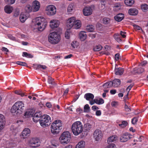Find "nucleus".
Segmentation results:
<instances>
[{
	"mask_svg": "<svg viewBox=\"0 0 148 148\" xmlns=\"http://www.w3.org/2000/svg\"><path fill=\"white\" fill-rule=\"evenodd\" d=\"M133 26L134 29L137 30H140L141 29V27L137 25H133Z\"/></svg>",
	"mask_w": 148,
	"mask_h": 148,
	"instance_id": "60",
	"label": "nucleus"
},
{
	"mask_svg": "<svg viewBox=\"0 0 148 148\" xmlns=\"http://www.w3.org/2000/svg\"><path fill=\"white\" fill-rule=\"evenodd\" d=\"M119 53H116L115 55V58L116 60L118 61L119 59Z\"/></svg>",
	"mask_w": 148,
	"mask_h": 148,
	"instance_id": "57",
	"label": "nucleus"
},
{
	"mask_svg": "<svg viewBox=\"0 0 148 148\" xmlns=\"http://www.w3.org/2000/svg\"><path fill=\"white\" fill-rule=\"evenodd\" d=\"M86 29L88 30V31L92 32L94 30V27L93 25H89L87 26Z\"/></svg>",
	"mask_w": 148,
	"mask_h": 148,
	"instance_id": "40",
	"label": "nucleus"
},
{
	"mask_svg": "<svg viewBox=\"0 0 148 148\" xmlns=\"http://www.w3.org/2000/svg\"><path fill=\"white\" fill-rule=\"evenodd\" d=\"M119 35L115 34L114 36V37L116 41L119 43L122 42V40L119 37Z\"/></svg>",
	"mask_w": 148,
	"mask_h": 148,
	"instance_id": "34",
	"label": "nucleus"
},
{
	"mask_svg": "<svg viewBox=\"0 0 148 148\" xmlns=\"http://www.w3.org/2000/svg\"><path fill=\"white\" fill-rule=\"evenodd\" d=\"M112 84L111 81H109L103 84V86L105 88H109L112 86Z\"/></svg>",
	"mask_w": 148,
	"mask_h": 148,
	"instance_id": "32",
	"label": "nucleus"
},
{
	"mask_svg": "<svg viewBox=\"0 0 148 148\" xmlns=\"http://www.w3.org/2000/svg\"><path fill=\"white\" fill-rule=\"evenodd\" d=\"M118 104V102L116 101H113L112 102L111 105L113 107H116Z\"/></svg>",
	"mask_w": 148,
	"mask_h": 148,
	"instance_id": "59",
	"label": "nucleus"
},
{
	"mask_svg": "<svg viewBox=\"0 0 148 148\" xmlns=\"http://www.w3.org/2000/svg\"><path fill=\"white\" fill-rule=\"evenodd\" d=\"M138 119L136 117H134L132 119V123L134 125L138 121Z\"/></svg>",
	"mask_w": 148,
	"mask_h": 148,
	"instance_id": "50",
	"label": "nucleus"
},
{
	"mask_svg": "<svg viewBox=\"0 0 148 148\" xmlns=\"http://www.w3.org/2000/svg\"><path fill=\"white\" fill-rule=\"evenodd\" d=\"M44 20L43 18L38 17L36 18L34 20L35 26L38 31H43L45 28L46 25H47L46 23L43 22Z\"/></svg>",
	"mask_w": 148,
	"mask_h": 148,
	"instance_id": "4",
	"label": "nucleus"
},
{
	"mask_svg": "<svg viewBox=\"0 0 148 148\" xmlns=\"http://www.w3.org/2000/svg\"><path fill=\"white\" fill-rule=\"evenodd\" d=\"M126 34V32H123L122 31H121L120 32V34L123 38L125 37L126 36L125 35V34Z\"/></svg>",
	"mask_w": 148,
	"mask_h": 148,
	"instance_id": "56",
	"label": "nucleus"
},
{
	"mask_svg": "<svg viewBox=\"0 0 148 148\" xmlns=\"http://www.w3.org/2000/svg\"><path fill=\"white\" fill-rule=\"evenodd\" d=\"M71 129L73 134L75 136L78 135L83 131V126L82 123L79 121L75 122L72 126Z\"/></svg>",
	"mask_w": 148,
	"mask_h": 148,
	"instance_id": "5",
	"label": "nucleus"
},
{
	"mask_svg": "<svg viewBox=\"0 0 148 148\" xmlns=\"http://www.w3.org/2000/svg\"><path fill=\"white\" fill-rule=\"evenodd\" d=\"M93 136L96 140L98 141L102 139L103 134L102 131L100 130L97 129L94 132L93 134Z\"/></svg>",
	"mask_w": 148,
	"mask_h": 148,
	"instance_id": "10",
	"label": "nucleus"
},
{
	"mask_svg": "<svg viewBox=\"0 0 148 148\" xmlns=\"http://www.w3.org/2000/svg\"><path fill=\"white\" fill-rule=\"evenodd\" d=\"M1 49L2 51L6 52H8L9 51L8 49L7 48L4 47H2Z\"/></svg>",
	"mask_w": 148,
	"mask_h": 148,
	"instance_id": "64",
	"label": "nucleus"
},
{
	"mask_svg": "<svg viewBox=\"0 0 148 148\" xmlns=\"http://www.w3.org/2000/svg\"><path fill=\"white\" fill-rule=\"evenodd\" d=\"M102 48V47L100 45H98L95 46L93 49L94 51H98L101 50Z\"/></svg>",
	"mask_w": 148,
	"mask_h": 148,
	"instance_id": "38",
	"label": "nucleus"
},
{
	"mask_svg": "<svg viewBox=\"0 0 148 148\" xmlns=\"http://www.w3.org/2000/svg\"><path fill=\"white\" fill-rule=\"evenodd\" d=\"M81 26V21L79 20H75V18L72 17L69 19L67 23V26L69 28L73 27L77 29L80 27Z\"/></svg>",
	"mask_w": 148,
	"mask_h": 148,
	"instance_id": "3",
	"label": "nucleus"
},
{
	"mask_svg": "<svg viewBox=\"0 0 148 148\" xmlns=\"http://www.w3.org/2000/svg\"><path fill=\"white\" fill-rule=\"evenodd\" d=\"M26 13H22L20 15V19L22 22H24L28 18L27 16L26 15Z\"/></svg>",
	"mask_w": 148,
	"mask_h": 148,
	"instance_id": "22",
	"label": "nucleus"
},
{
	"mask_svg": "<svg viewBox=\"0 0 148 148\" xmlns=\"http://www.w3.org/2000/svg\"><path fill=\"white\" fill-rule=\"evenodd\" d=\"M110 19L108 18H104L103 19V23L104 24H107L109 23Z\"/></svg>",
	"mask_w": 148,
	"mask_h": 148,
	"instance_id": "42",
	"label": "nucleus"
},
{
	"mask_svg": "<svg viewBox=\"0 0 148 148\" xmlns=\"http://www.w3.org/2000/svg\"><path fill=\"white\" fill-rule=\"evenodd\" d=\"M83 12L85 16H88L92 14V10L90 7L86 6L83 9Z\"/></svg>",
	"mask_w": 148,
	"mask_h": 148,
	"instance_id": "12",
	"label": "nucleus"
},
{
	"mask_svg": "<svg viewBox=\"0 0 148 148\" xmlns=\"http://www.w3.org/2000/svg\"><path fill=\"white\" fill-rule=\"evenodd\" d=\"M85 143L84 141H81L76 145L75 148H84Z\"/></svg>",
	"mask_w": 148,
	"mask_h": 148,
	"instance_id": "27",
	"label": "nucleus"
},
{
	"mask_svg": "<svg viewBox=\"0 0 148 148\" xmlns=\"http://www.w3.org/2000/svg\"><path fill=\"white\" fill-rule=\"evenodd\" d=\"M15 93L18 95H20L22 97H23L24 96V93H23L21 90H15Z\"/></svg>",
	"mask_w": 148,
	"mask_h": 148,
	"instance_id": "45",
	"label": "nucleus"
},
{
	"mask_svg": "<svg viewBox=\"0 0 148 148\" xmlns=\"http://www.w3.org/2000/svg\"><path fill=\"white\" fill-rule=\"evenodd\" d=\"M144 71V70L143 68H140L138 69V71L136 72L138 73L139 74L143 73Z\"/></svg>",
	"mask_w": 148,
	"mask_h": 148,
	"instance_id": "51",
	"label": "nucleus"
},
{
	"mask_svg": "<svg viewBox=\"0 0 148 148\" xmlns=\"http://www.w3.org/2000/svg\"><path fill=\"white\" fill-rule=\"evenodd\" d=\"M32 115L29 112H27L25 114V116L26 117H30V116H32Z\"/></svg>",
	"mask_w": 148,
	"mask_h": 148,
	"instance_id": "52",
	"label": "nucleus"
},
{
	"mask_svg": "<svg viewBox=\"0 0 148 148\" xmlns=\"http://www.w3.org/2000/svg\"><path fill=\"white\" fill-rule=\"evenodd\" d=\"M51 121V118L49 116L44 115L40 120V123L42 127H44L49 126Z\"/></svg>",
	"mask_w": 148,
	"mask_h": 148,
	"instance_id": "8",
	"label": "nucleus"
},
{
	"mask_svg": "<svg viewBox=\"0 0 148 148\" xmlns=\"http://www.w3.org/2000/svg\"><path fill=\"white\" fill-rule=\"evenodd\" d=\"M79 38L81 41H84L86 38V35L85 32L81 31L79 35Z\"/></svg>",
	"mask_w": 148,
	"mask_h": 148,
	"instance_id": "26",
	"label": "nucleus"
},
{
	"mask_svg": "<svg viewBox=\"0 0 148 148\" xmlns=\"http://www.w3.org/2000/svg\"><path fill=\"white\" fill-rule=\"evenodd\" d=\"M33 66L34 69H39L40 68L42 69H45L47 68L46 66L45 65L37 64H33Z\"/></svg>",
	"mask_w": 148,
	"mask_h": 148,
	"instance_id": "25",
	"label": "nucleus"
},
{
	"mask_svg": "<svg viewBox=\"0 0 148 148\" xmlns=\"http://www.w3.org/2000/svg\"><path fill=\"white\" fill-rule=\"evenodd\" d=\"M50 23V27L51 28L53 29L58 26L59 22L58 20H52L51 21Z\"/></svg>",
	"mask_w": 148,
	"mask_h": 148,
	"instance_id": "17",
	"label": "nucleus"
},
{
	"mask_svg": "<svg viewBox=\"0 0 148 148\" xmlns=\"http://www.w3.org/2000/svg\"><path fill=\"white\" fill-rule=\"evenodd\" d=\"M8 38L11 40H15V38L11 34H9L8 35Z\"/></svg>",
	"mask_w": 148,
	"mask_h": 148,
	"instance_id": "55",
	"label": "nucleus"
},
{
	"mask_svg": "<svg viewBox=\"0 0 148 148\" xmlns=\"http://www.w3.org/2000/svg\"><path fill=\"white\" fill-rule=\"evenodd\" d=\"M125 110L126 112H130L131 111V108L130 106H128L126 104H125L124 106Z\"/></svg>",
	"mask_w": 148,
	"mask_h": 148,
	"instance_id": "46",
	"label": "nucleus"
},
{
	"mask_svg": "<svg viewBox=\"0 0 148 148\" xmlns=\"http://www.w3.org/2000/svg\"><path fill=\"white\" fill-rule=\"evenodd\" d=\"M133 84H130V85H129L127 88L126 90L128 91H129L131 90L132 88L133 87Z\"/></svg>",
	"mask_w": 148,
	"mask_h": 148,
	"instance_id": "63",
	"label": "nucleus"
},
{
	"mask_svg": "<svg viewBox=\"0 0 148 148\" xmlns=\"http://www.w3.org/2000/svg\"><path fill=\"white\" fill-rule=\"evenodd\" d=\"M124 18V15L122 13H119L114 17V19L118 22L121 21Z\"/></svg>",
	"mask_w": 148,
	"mask_h": 148,
	"instance_id": "21",
	"label": "nucleus"
},
{
	"mask_svg": "<svg viewBox=\"0 0 148 148\" xmlns=\"http://www.w3.org/2000/svg\"><path fill=\"white\" fill-rule=\"evenodd\" d=\"M74 5L73 3L70 4L67 8V12H71L73 10Z\"/></svg>",
	"mask_w": 148,
	"mask_h": 148,
	"instance_id": "39",
	"label": "nucleus"
},
{
	"mask_svg": "<svg viewBox=\"0 0 148 148\" xmlns=\"http://www.w3.org/2000/svg\"><path fill=\"white\" fill-rule=\"evenodd\" d=\"M5 123V119L4 116L0 114V131L4 128Z\"/></svg>",
	"mask_w": 148,
	"mask_h": 148,
	"instance_id": "15",
	"label": "nucleus"
},
{
	"mask_svg": "<svg viewBox=\"0 0 148 148\" xmlns=\"http://www.w3.org/2000/svg\"><path fill=\"white\" fill-rule=\"evenodd\" d=\"M60 40V35L55 32L51 33L48 37V41L52 44L55 45L58 43Z\"/></svg>",
	"mask_w": 148,
	"mask_h": 148,
	"instance_id": "6",
	"label": "nucleus"
},
{
	"mask_svg": "<svg viewBox=\"0 0 148 148\" xmlns=\"http://www.w3.org/2000/svg\"><path fill=\"white\" fill-rule=\"evenodd\" d=\"M13 10L12 8L10 6H6L5 7L4 10L6 13L10 14L12 12Z\"/></svg>",
	"mask_w": 148,
	"mask_h": 148,
	"instance_id": "29",
	"label": "nucleus"
},
{
	"mask_svg": "<svg viewBox=\"0 0 148 148\" xmlns=\"http://www.w3.org/2000/svg\"><path fill=\"white\" fill-rule=\"evenodd\" d=\"M16 0H5V2L8 4H14Z\"/></svg>",
	"mask_w": 148,
	"mask_h": 148,
	"instance_id": "47",
	"label": "nucleus"
},
{
	"mask_svg": "<svg viewBox=\"0 0 148 148\" xmlns=\"http://www.w3.org/2000/svg\"><path fill=\"white\" fill-rule=\"evenodd\" d=\"M40 119H38V118H36V117L34 116L33 118V121L35 122H37L38 121H40Z\"/></svg>",
	"mask_w": 148,
	"mask_h": 148,
	"instance_id": "54",
	"label": "nucleus"
},
{
	"mask_svg": "<svg viewBox=\"0 0 148 148\" xmlns=\"http://www.w3.org/2000/svg\"><path fill=\"white\" fill-rule=\"evenodd\" d=\"M42 116L40 113H36L34 115V116L38 119H40Z\"/></svg>",
	"mask_w": 148,
	"mask_h": 148,
	"instance_id": "49",
	"label": "nucleus"
},
{
	"mask_svg": "<svg viewBox=\"0 0 148 148\" xmlns=\"http://www.w3.org/2000/svg\"><path fill=\"white\" fill-rule=\"evenodd\" d=\"M116 145L113 143H111L106 147L105 148H116Z\"/></svg>",
	"mask_w": 148,
	"mask_h": 148,
	"instance_id": "48",
	"label": "nucleus"
},
{
	"mask_svg": "<svg viewBox=\"0 0 148 148\" xmlns=\"http://www.w3.org/2000/svg\"><path fill=\"white\" fill-rule=\"evenodd\" d=\"M30 133V130L28 128H25L23 131L21 135V138L25 139L28 137Z\"/></svg>",
	"mask_w": 148,
	"mask_h": 148,
	"instance_id": "14",
	"label": "nucleus"
},
{
	"mask_svg": "<svg viewBox=\"0 0 148 148\" xmlns=\"http://www.w3.org/2000/svg\"><path fill=\"white\" fill-rule=\"evenodd\" d=\"M71 135L70 132L68 131L63 132L61 135L59 140L61 144H67L70 140Z\"/></svg>",
	"mask_w": 148,
	"mask_h": 148,
	"instance_id": "7",
	"label": "nucleus"
},
{
	"mask_svg": "<svg viewBox=\"0 0 148 148\" xmlns=\"http://www.w3.org/2000/svg\"><path fill=\"white\" fill-rule=\"evenodd\" d=\"M15 63L19 65L23 66H27V64L25 62L18 61L16 62Z\"/></svg>",
	"mask_w": 148,
	"mask_h": 148,
	"instance_id": "43",
	"label": "nucleus"
},
{
	"mask_svg": "<svg viewBox=\"0 0 148 148\" xmlns=\"http://www.w3.org/2000/svg\"><path fill=\"white\" fill-rule=\"evenodd\" d=\"M128 13L131 15H136L138 13V10L135 8H131L128 10Z\"/></svg>",
	"mask_w": 148,
	"mask_h": 148,
	"instance_id": "19",
	"label": "nucleus"
},
{
	"mask_svg": "<svg viewBox=\"0 0 148 148\" xmlns=\"http://www.w3.org/2000/svg\"><path fill=\"white\" fill-rule=\"evenodd\" d=\"M90 107L88 104H86L84 107V112H88L90 111Z\"/></svg>",
	"mask_w": 148,
	"mask_h": 148,
	"instance_id": "41",
	"label": "nucleus"
},
{
	"mask_svg": "<svg viewBox=\"0 0 148 148\" xmlns=\"http://www.w3.org/2000/svg\"><path fill=\"white\" fill-rule=\"evenodd\" d=\"M95 101V103L97 104L101 105L104 103V100L102 98H100L99 100L97 99H94Z\"/></svg>",
	"mask_w": 148,
	"mask_h": 148,
	"instance_id": "33",
	"label": "nucleus"
},
{
	"mask_svg": "<svg viewBox=\"0 0 148 148\" xmlns=\"http://www.w3.org/2000/svg\"><path fill=\"white\" fill-rule=\"evenodd\" d=\"M22 56L28 58H32L33 57V55L26 52H23L22 53Z\"/></svg>",
	"mask_w": 148,
	"mask_h": 148,
	"instance_id": "31",
	"label": "nucleus"
},
{
	"mask_svg": "<svg viewBox=\"0 0 148 148\" xmlns=\"http://www.w3.org/2000/svg\"><path fill=\"white\" fill-rule=\"evenodd\" d=\"M46 106L49 108H50L52 107V105L51 104V103L50 102H47L46 104Z\"/></svg>",
	"mask_w": 148,
	"mask_h": 148,
	"instance_id": "62",
	"label": "nucleus"
},
{
	"mask_svg": "<svg viewBox=\"0 0 148 148\" xmlns=\"http://www.w3.org/2000/svg\"><path fill=\"white\" fill-rule=\"evenodd\" d=\"M124 72V69L121 67L116 68L114 70L115 74L116 75H122Z\"/></svg>",
	"mask_w": 148,
	"mask_h": 148,
	"instance_id": "18",
	"label": "nucleus"
},
{
	"mask_svg": "<svg viewBox=\"0 0 148 148\" xmlns=\"http://www.w3.org/2000/svg\"><path fill=\"white\" fill-rule=\"evenodd\" d=\"M48 82L49 84L53 85L55 84L54 79L49 76L48 78Z\"/></svg>",
	"mask_w": 148,
	"mask_h": 148,
	"instance_id": "37",
	"label": "nucleus"
},
{
	"mask_svg": "<svg viewBox=\"0 0 148 148\" xmlns=\"http://www.w3.org/2000/svg\"><path fill=\"white\" fill-rule=\"evenodd\" d=\"M84 98L87 100H89L90 99H92L94 98V95L91 93H87L85 94L84 96Z\"/></svg>",
	"mask_w": 148,
	"mask_h": 148,
	"instance_id": "24",
	"label": "nucleus"
},
{
	"mask_svg": "<svg viewBox=\"0 0 148 148\" xmlns=\"http://www.w3.org/2000/svg\"><path fill=\"white\" fill-rule=\"evenodd\" d=\"M25 9L27 12H30L32 11V8L29 5H27L25 7Z\"/></svg>",
	"mask_w": 148,
	"mask_h": 148,
	"instance_id": "44",
	"label": "nucleus"
},
{
	"mask_svg": "<svg viewBox=\"0 0 148 148\" xmlns=\"http://www.w3.org/2000/svg\"><path fill=\"white\" fill-rule=\"evenodd\" d=\"M101 114V112L100 110H97L96 112V114L98 116H100Z\"/></svg>",
	"mask_w": 148,
	"mask_h": 148,
	"instance_id": "61",
	"label": "nucleus"
},
{
	"mask_svg": "<svg viewBox=\"0 0 148 148\" xmlns=\"http://www.w3.org/2000/svg\"><path fill=\"white\" fill-rule=\"evenodd\" d=\"M24 104L23 101H19L16 102L12 106L11 109V112L12 113L16 114H21L24 109Z\"/></svg>",
	"mask_w": 148,
	"mask_h": 148,
	"instance_id": "1",
	"label": "nucleus"
},
{
	"mask_svg": "<svg viewBox=\"0 0 148 148\" xmlns=\"http://www.w3.org/2000/svg\"><path fill=\"white\" fill-rule=\"evenodd\" d=\"M47 11V14L49 16H52L54 15L56 13V7L53 5L48 6L46 9Z\"/></svg>",
	"mask_w": 148,
	"mask_h": 148,
	"instance_id": "9",
	"label": "nucleus"
},
{
	"mask_svg": "<svg viewBox=\"0 0 148 148\" xmlns=\"http://www.w3.org/2000/svg\"><path fill=\"white\" fill-rule=\"evenodd\" d=\"M65 36L66 39H68L70 38L69 33L68 32V31H67L65 34Z\"/></svg>",
	"mask_w": 148,
	"mask_h": 148,
	"instance_id": "58",
	"label": "nucleus"
},
{
	"mask_svg": "<svg viewBox=\"0 0 148 148\" xmlns=\"http://www.w3.org/2000/svg\"><path fill=\"white\" fill-rule=\"evenodd\" d=\"M62 123L60 120H57L53 123L51 126V133L54 134H58L62 128Z\"/></svg>",
	"mask_w": 148,
	"mask_h": 148,
	"instance_id": "2",
	"label": "nucleus"
},
{
	"mask_svg": "<svg viewBox=\"0 0 148 148\" xmlns=\"http://www.w3.org/2000/svg\"><path fill=\"white\" fill-rule=\"evenodd\" d=\"M134 0H125V4L128 6H131L134 3Z\"/></svg>",
	"mask_w": 148,
	"mask_h": 148,
	"instance_id": "28",
	"label": "nucleus"
},
{
	"mask_svg": "<svg viewBox=\"0 0 148 148\" xmlns=\"http://www.w3.org/2000/svg\"><path fill=\"white\" fill-rule=\"evenodd\" d=\"M128 124L127 122L126 121H122L121 123L119 124V125L121 127L124 128L127 126Z\"/></svg>",
	"mask_w": 148,
	"mask_h": 148,
	"instance_id": "35",
	"label": "nucleus"
},
{
	"mask_svg": "<svg viewBox=\"0 0 148 148\" xmlns=\"http://www.w3.org/2000/svg\"><path fill=\"white\" fill-rule=\"evenodd\" d=\"M32 7L34 12L38 11L40 7V3L38 1H34L32 3Z\"/></svg>",
	"mask_w": 148,
	"mask_h": 148,
	"instance_id": "16",
	"label": "nucleus"
},
{
	"mask_svg": "<svg viewBox=\"0 0 148 148\" xmlns=\"http://www.w3.org/2000/svg\"><path fill=\"white\" fill-rule=\"evenodd\" d=\"M118 138V137L116 135H112L109 137L108 139L107 142L108 143L110 142H114L116 141Z\"/></svg>",
	"mask_w": 148,
	"mask_h": 148,
	"instance_id": "23",
	"label": "nucleus"
},
{
	"mask_svg": "<svg viewBox=\"0 0 148 148\" xmlns=\"http://www.w3.org/2000/svg\"><path fill=\"white\" fill-rule=\"evenodd\" d=\"M112 86L114 87H118L121 84V81L119 79H116L112 82Z\"/></svg>",
	"mask_w": 148,
	"mask_h": 148,
	"instance_id": "20",
	"label": "nucleus"
},
{
	"mask_svg": "<svg viewBox=\"0 0 148 148\" xmlns=\"http://www.w3.org/2000/svg\"><path fill=\"white\" fill-rule=\"evenodd\" d=\"M132 138L131 135L128 133H125L122 134L120 136V141L122 142H126Z\"/></svg>",
	"mask_w": 148,
	"mask_h": 148,
	"instance_id": "11",
	"label": "nucleus"
},
{
	"mask_svg": "<svg viewBox=\"0 0 148 148\" xmlns=\"http://www.w3.org/2000/svg\"><path fill=\"white\" fill-rule=\"evenodd\" d=\"M141 8L142 11L144 12H146L148 10V5L145 3L142 4Z\"/></svg>",
	"mask_w": 148,
	"mask_h": 148,
	"instance_id": "30",
	"label": "nucleus"
},
{
	"mask_svg": "<svg viewBox=\"0 0 148 148\" xmlns=\"http://www.w3.org/2000/svg\"><path fill=\"white\" fill-rule=\"evenodd\" d=\"M85 130L89 131L90 130V129L92 128V126L90 124L88 123H86L84 125Z\"/></svg>",
	"mask_w": 148,
	"mask_h": 148,
	"instance_id": "36",
	"label": "nucleus"
},
{
	"mask_svg": "<svg viewBox=\"0 0 148 148\" xmlns=\"http://www.w3.org/2000/svg\"><path fill=\"white\" fill-rule=\"evenodd\" d=\"M45 148H56V146L55 145L52 144L46 147Z\"/></svg>",
	"mask_w": 148,
	"mask_h": 148,
	"instance_id": "53",
	"label": "nucleus"
},
{
	"mask_svg": "<svg viewBox=\"0 0 148 148\" xmlns=\"http://www.w3.org/2000/svg\"><path fill=\"white\" fill-rule=\"evenodd\" d=\"M30 144L32 147H36L40 145V141L37 138H32L30 140Z\"/></svg>",
	"mask_w": 148,
	"mask_h": 148,
	"instance_id": "13",
	"label": "nucleus"
}]
</instances>
